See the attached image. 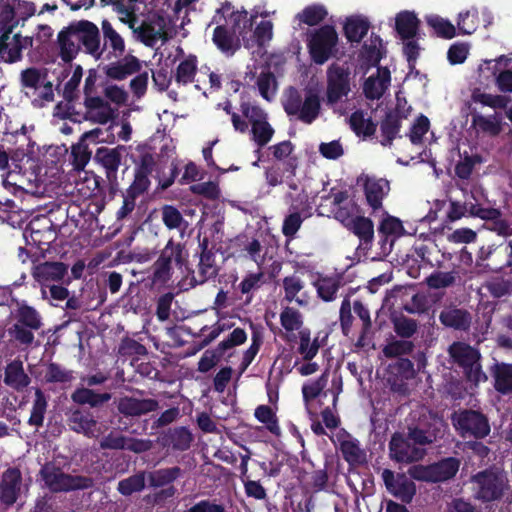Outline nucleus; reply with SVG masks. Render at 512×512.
<instances>
[{"instance_id":"1","label":"nucleus","mask_w":512,"mask_h":512,"mask_svg":"<svg viewBox=\"0 0 512 512\" xmlns=\"http://www.w3.org/2000/svg\"><path fill=\"white\" fill-rule=\"evenodd\" d=\"M57 108L62 110L61 117L75 123L89 121L93 124L106 125L116 119V111L111 104L101 96L84 97L83 109L73 104H58Z\"/></svg>"},{"instance_id":"2","label":"nucleus","mask_w":512,"mask_h":512,"mask_svg":"<svg viewBox=\"0 0 512 512\" xmlns=\"http://www.w3.org/2000/svg\"><path fill=\"white\" fill-rule=\"evenodd\" d=\"M475 500L486 504L500 501L510 491L507 473L499 468H487L469 479Z\"/></svg>"},{"instance_id":"3","label":"nucleus","mask_w":512,"mask_h":512,"mask_svg":"<svg viewBox=\"0 0 512 512\" xmlns=\"http://www.w3.org/2000/svg\"><path fill=\"white\" fill-rule=\"evenodd\" d=\"M285 113L290 117H296L305 124H312L320 115L321 100L318 92L314 89H306L304 97L293 86L287 90L283 101Z\"/></svg>"},{"instance_id":"4","label":"nucleus","mask_w":512,"mask_h":512,"mask_svg":"<svg viewBox=\"0 0 512 512\" xmlns=\"http://www.w3.org/2000/svg\"><path fill=\"white\" fill-rule=\"evenodd\" d=\"M39 474L45 486L53 493L86 490L95 485L93 478L67 474L51 462L44 464Z\"/></svg>"},{"instance_id":"5","label":"nucleus","mask_w":512,"mask_h":512,"mask_svg":"<svg viewBox=\"0 0 512 512\" xmlns=\"http://www.w3.org/2000/svg\"><path fill=\"white\" fill-rule=\"evenodd\" d=\"M448 353L453 363L462 369L469 382L478 384L487 380L480 364L481 354L477 349L464 342H453L449 346Z\"/></svg>"},{"instance_id":"6","label":"nucleus","mask_w":512,"mask_h":512,"mask_svg":"<svg viewBox=\"0 0 512 512\" xmlns=\"http://www.w3.org/2000/svg\"><path fill=\"white\" fill-rule=\"evenodd\" d=\"M247 340V333L243 328H235L215 348L207 349L198 362V371L207 373L214 368L223 358L229 361L236 354L234 348L242 345Z\"/></svg>"},{"instance_id":"7","label":"nucleus","mask_w":512,"mask_h":512,"mask_svg":"<svg viewBox=\"0 0 512 512\" xmlns=\"http://www.w3.org/2000/svg\"><path fill=\"white\" fill-rule=\"evenodd\" d=\"M461 461L455 457H447L429 465H413L408 469L412 479L427 483H440L453 479L459 471Z\"/></svg>"},{"instance_id":"8","label":"nucleus","mask_w":512,"mask_h":512,"mask_svg":"<svg viewBox=\"0 0 512 512\" xmlns=\"http://www.w3.org/2000/svg\"><path fill=\"white\" fill-rule=\"evenodd\" d=\"M338 34L332 25H324L310 34L307 42L311 60L317 65H323L331 57L336 56Z\"/></svg>"},{"instance_id":"9","label":"nucleus","mask_w":512,"mask_h":512,"mask_svg":"<svg viewBox=\"0 0 512 512\" xmlns=\"http://www.w3.org/2000/svg\"><path fill=\"white\" fill-rule=\"evenodd\" d=\"M351 92V71L348 66L332 63L326 71V103L333 106Z\"/></svg>"},{"instance_id":"10","label":"nucleus","mask_w":512,"mask_h":512,"mask_svg":"<svg viewBox=\"0 0 512 512\" xmlns=\"http://www.w3.org/2000/svg\"><path fill=\"white\" fill-rule=\"evenodd\" d=\"M75 29L73 38L79 42L80 48L86 54L91 55L96 60L100 59L104 53V48H101V39L99 28L88 20H80L72 23Z\"/></svg>"},{"instance_id":"11","label":"nucleus","mask_w":512,"mask_h":512,"mask_svg":"<svg viewBox=\"0 0 512 512\" xmlns=\"http://www.w3.org/2000/svg\"><path fill=\"white\" fill-rule=\"evenodd\" d=\"M390 457L398 463H413L422 460L426 449L416 445L400 433H394L389 443Z\"/></svg>"},{"instance_id":"12","label":"nucleus","mask_w":512,"mask_h":512,"mask_svg":"<svg viewBox=\"0 0 512 512\" xmlns=\"http://www.w3.org/2000/svg\"><path fill=\"white\" fill-rule=\"evenodd\" d=\"M182 474L183 471L178 466L158 469L147 473V479L151 487L158 488L168 486L165 489H162L161 491L154 494L155 503H161L175 495L176 489L174 486L170 484L173 483L179 477H181Z\"/></svg>"},{"instance_id":"13","label":"nucleus","mask_w":512,"mask_h":512,"mask_svg":"<svg viewBox=\"0 0 512 512\" xmlns=\"http://www.w3.org/2000/svg\"><path fill=\"white\" fill-rule=\"evenodd\" d=\"M67 275L68 265L63 262L45 261L32 268V276L41 288L56 283L69 285L71 280Z\"/></svg>"},{"instance_id":"14","label":"nucleus","mask_w":512,"mask_h":512,"mask_svg":"<svg viewBox=\"0 0 512 512\" xmlns=\"http://www.w3.org/2000/svg\"><path fill=\"white\" fill-rule=\"evenodd\" d=\"M415 375L414 364L408 358L399 357L387 367V382L393 391L401 394L407 393V381Z\"/></svg>"},{"instance_id":"15","label":"nucleus","mask_w":512,"mask_h":512,"mask_svg":"<svg viewBox=\"0 0 512 512\" xmlns=\"http://www.w3.org/2000/svg\"><path fill=\"white\" fill-rule=\"evenodd\" d=\"M411 478L409 474H395L389 469H384L382 472V479L386 489L404 503H410L416 494V485Z\"/></svg>"},{"instance_id":"16","label":"nucleus","mask_w":512,"mask_h":512,"mask_svg":"<svg viewBox=\"0 0 512 512\" xmlns=\"http://www.w3.org/2000/svg\"><path fill=\"white\" fill-rule=\"evenodd\" d=\"M363 190L367 205L375 212L382 209L383 199L390 191V183L385 178L366 175L364 177Z\"/></svg>"},{"instance_id":"17","label":"nucleus","mask_w":512,"mask_h":512,"mask_svg":"<svg viewBox=\"0 0 512 512\" xmlns=\"http://www.w3.org/2000/svg\"><path fill=\"white\" fill-rule=\"evenodd\" d=\"M22 488V475L18 468H9L1 476L0 501L5 506L16 503Z\"/></svg>"},{"instance_id":"18","label":"nucleus","mask_w":512,"mask_h":512,"mask_svg":"<svg viewBox=\"0 0 512 512\" xmlns=\"http://www.w3.org/2000/svg\"><path fill=\"white\" fill-rule=\"evenodd\" d=\"M140 70L141 62L133 55H126L118 61L112 62L104 67L106 76L117 81L125 80L129 76L139 73Z\"/></svg>"},{"instance_id":"19","label":"nucleus","mask_w":512,"mask_h":512,"mask_svg":"<svg viewBox=\"0 0 512 512\" xmlns=\"http://www.w3.org/2000/svg\"><path fill=\"white\" fill-rule=\"evenodd\" d=\"M390 81V70L387 67H378L377 75L369 76L363 84L365 97L369 100L380 99L388 89Z\"/></svg>"},{"instance_id":"20","label":"nucleus","mask_w":512,"mask_h":512,"mask_svg":"<svg viewBox=\"0 0 512 512\" xmlns=\"http://www.w3.org/2000/svg\"><path fill=\"white\" fill-rule=\"evenodd\" d=\"M158 409V402L151 398L122 397L118 402V410L124 416H141Z\"/></svg>"},{"instance_id":"21","label":"nucleus","mask_w":512,"mask_h":512,"mask_svg":"<svg viewBox=\"0 0 512 512\" xmlns=\"http://www.w3.org/2000/svg\"><path fill=\"white\" fill-rule=\"evenodd\" d=\"M201 248L200 261L198 265V277L197 281L199 284H203L211 278H214L218 274V269L215 262V253L213 248L209 247V239L204 237L199 242Z\"/></svg>"},{"instance_id":"22","label":"nucleus","mask_w":512,"mask_h":512,"mask_svg":"<svg viewBox=\"0 0 512 512\" xmlns=\"http://www.w3.org/2000/svg\"><path fill=\"white\" fill-rule=\"evenodd\" d=\"M402 126V116L398 108L389 110L385 113L380 122V132L382 139L380 144L384 147H390L393 141L399 136Z\"/></svg>"},{"instance_id":"23","label":"nucleus","mask_w":512,"mask_h":512,"mask_svg":"<svg viewBox=\"0 0 512 512\" xmlns=\"http://www.w3.org/2000/svg\"><path fill=\"white\" fill-rule=\"evenodd\" d=\"M302 394L309 416H334L329 406L323 408L319 413L312 410L315 404L322 403L325 399L329 398L326 392L322 393V387L319 382L303 385Z\"/></svg>"},{"instance_id":"24","label":"nucleus","mask_w":512,"mask_h":512,"mask_svg":"<svg viewBox=\"0 0 512 512\" xmlns=\"http://www.w3.org/2000/svg\"><path fill=\"white\" fill-rule=\"evenodd\" d=\"M504 243L499 245L482 246L478 252V260L486 262L484 266L493 272H503L507 270L505 263Z\"/></svg>"},{"instance_id":"25","label":"nucleus","mask_w":512,"mask_h":512,"mask_svg":"<svg viewBox=\"0 0 512 512\" xmlns=\"http://www.w3.org/2000/svg\"><path fill=\"white\" fill-rule=\"evenodd\" d=\"M439 320L445 327L467 331L471 326L472 317L466 309L450 306L440 312Z\"/></svg>"},{"instance_id":"26","label":"nucleus","mask_w":512,"mask_h":512,"mask_svg":"<svg viewBox=\"0 0 512 512\" xmlns=\"http://www.w3.org/2000/svg\"><path fill=\"white\" fill-rule=\"evenodd\" d=\"M4 383L16 391H23L31 383V378L24 371L23 362L19 358L6 365Z\"/></svg>"},{"instance_id":"27","label":"nucleus","mask_w":512,"mask_h":512,"mask_svg":"<svg viewBox=\"0 0 512 512\" xmlns=\"http://www.w3.org/2000/svg\"><path fill=\"white\" fill-rule=\"evenodd\" d=\"M294 149L295 146L290 140H284L268 147L273 159L283 162L284 170L291 176H295L298 168V158L292 155Z\"/></svg>"},{"instance_id":"28","label":"nucleus","mask_w":512,"mask_h":512,"mask_svg":"<svg viewBox=\"0 0 512 512\" xmlns=\"http://www.w3.org/2000/svg\"><path fill=\"white\" fill-rule=\"evenodd\" d=\"M420 23L414 11L404 10L395 17V30L402 40L414 39L418 35Z\"/></svg>"},{"instance_id":"29","label":"nucleus","mask_w":512,"mask_h":512,"mask_svg":"<svg viewBox=\"0 0 512 512\" xmlns=\"http://www.w3.org/2000/svg\"><path fill=\"white\" fill-rule=\"evenodd\" d=\"M120 149H122L121 146L116 148L100 147L96 150L94 159L105 169L109 180L117 176L122 160Z\"/></svg>"},{"instance_id":"30","label":"nucleus","mask_w":512,"mask_h":512,"mask_svg":"<svg viewBox=\"0 0 512 512\" xmlns=\"http://www.w3.org/2000/svg\"><path fill=\"white\" fill-rule=\"evenodd\" d=\"M251 140L256 144L257 149L254 153L257 155V160L253 163L254 166L258 165L261 161V149L264 148L273 138L275 129L268 121V117L257 123L251 125Z\"/></svg>"},{"instance_id":"31","label":"nucleus","mask_w":512,"mask_h":512,"mask_svg":"<svg viewBox=\"0 0 512 512\" xmlns=\"http://www.w3.org/2000/svg\"><path fill=\"white\" fill-rule=\"evenodd\" d=\"M497 392L506 395L512 393V363L495 362L490 368Z\"/></svg>"},{"instance_id":"32","label":"nucleus","mask_w":512,"mask_h":512,"mask_svg":"<svg viewBox=\"0 0 512 512\" xmlns=\"http://www.w3.org/2000/svg\"><path fill=\"white\" fill-rule=\"evenodd\" d=\"M212 41L215 46L228 57L233 56L240 48L239 40L235 38V32L229 31L225 25L215 27Z\"/></svg>"},{"instance_id":"33","label":"nucleus","mask_w":512,"mask_h":512,"mask_svg":"<svg viewBox=\"0 0 512 512\" xmlns=\"http://www.w3.org/2000/svg\"><path fill=\"white\" fill-rule=\"evenodd\" d=\"M454 426L462 432L463 437H485L490 432L487 418H453Z\"/></svg>"},{"instance_id":"34","label":"nucleus","mask_w":512,"mask_h":512,"mask_svg":"<svg viewBox=\"0 0 512 512\" xmlns=\"http://www.w3.org/2000/svg\"><path fill=\"white\" fill-rule=\"evenodd\" d=\"M385 54L386 49L383 46L381 37L372 33L370 36V43H364L362 46L360 58L366 65L378 68L380 67L379 63Z\"/></svg>"},{"instance_id":"35","label":"nucleus","mask_w":512,"mask_h":512,"mask_svg":"<svg viewBox=\"0 0 512 512\" xmlns=\"http://www.w3.org/2000/svg\"><path fill=\"white\" fill-rule=\"evenodd\" d=\"M103 33V47L104 51L110 48L109 54H113L116 58L122 57L125 53V41L123 37L114 29L112 24L104 19L101 23Z\"/></svg>"},{"instance_id":"36","label":"nucleus","mask_w":512,"mask_h":512,"mask_svg":"<svg viewBox=\"0 0 512 512\" xmlns=\"http://www.w3.org/2000/svg\"><path fill=\"white\" fill-rule=\"evenodd\" d=\"M75 29L73 24L61 30L58 34V44L60 47V57L65 63H70L80 51L78 41L73 38Z\"/></svg>"},{"instance_id":"37","label":"nucleus","mask_w":512,"mask_h":512,"mask_svg":"<svg viewBox=\"0 0 512 512\" xmlns=\"http://www.w3.org/2000/svg\"><path fill=\"white\" fill-rule=\"evenodd\" d=\"M348 122L355 135L362 138L372 137L377 129V124L371 117H366L362 109L352 112Z\"/></svg>"},{"instance_id":"38","label":"nucleus","mask_w":512,"mask_h":512,"mask_svg":"<svg viewBox=\"0 0 512 512\" xmlns=\"http://www.w3.org/2000/svg\"><path fill=\"white\" fill-rule=\"evenodd\" d=\"M370 29V22L362 16H351L347 18L343 30L344 35L350 43H360Z\"/></svg>"},{"instance_id":"39","label":"nucleus","mask_w":512,"mask_h":512,"mask_svg":"<svg viewBox=\"0 0 512 512\" xmlns=\"http://www.w3.org/2000/svg\"><path fill=\"white\" fill-rule=\"evenodd\" d=\"M197 70L198 59L195 55L190 54L180 61L172 77L178 85L186 86L194 82Z\"/></svg>"},{"instance_id":"40","label":"nucleus","mask_w":512,"mask_h":512,"mask_svg":"<svg viewBox=\"0 0 512 512\" xmlns=\"http://www.w3.org/2000/svg\"><path fill=\"white\" fill-rule=\"evenodd\" d=\"M112 398L111 393H96L89 388H77L71 395L74 403L89 405L90 407H101Z\"/></svg>"},{"instance_id":"41","label":"nucleus","mask_w":512,"mask_h":512,"mask_svg":"<svg viewBox=\"0 0 512 512\" xmlns=\"http://www.w3.org/2000/svg\"><path fill=\"white\" fill-rule=\"evenodd\" d=\"M342 285V278L339 276H320L314 282L318 297L325 302L333 301Z\"/></svg>"},{"instance_id":"42","label":"nucleus","mask_w":512,"mask_h":512,"mask_svg":"<svg viewBox=\"0 0 512 512\" xmlns=\"http://www.w3.org/2000/svg\"><path fill=\"white\" fill-rule=\"evenodd\" d=\"M192 439V434L185 427H179L169 429L163 435L161 443L164 446H172L174 449L183 451L190 447Z\"/></svg>"},{"instance_id":"43","label":"nucleus","mask_w":512,"mask_h":512,"mask_svg":"<svg viewBox=\"0 0 512 512\" xmlns=\"http://www.w3.org/2000/svg\"><path fill=\"white\" fill-rule=\"evenodd\" d=\"M350 232L356 235L360 242L369 244L374 237V225L370 218L364 216H355L346 227Z\"/></svg>"},{"instance_id":"44","label":"nucleus","mask_w":512,"mask_h":512,"mask_svg":"<svg viewBox=\"0 0 512 512\" xmlns=\"http://www.w3.org/2000/svg\"><path fill=\"white\" fill-rule=\"evenodd\" d=\"M68 425L72 430L89 437H98L108 429V426L98 423L93 418H69Z\"/></svg>"},{"instance_id":"45","label":"nucleus","mask_w":512,"mask_h":512,"mask_svg":"<svg viewBox=\"0 0 512 512\" xmlns=\"http://www.w3.org/2000/svg\"><path fill=\"white\" fill-rule=\"evenodd\" d=\"M158 259L171 266L174 262L177 267L181 268L186 261L184 255V245L181 243H176L173 239H170L165 247L161 250Z\"/></svg>"},{"instance_id":"46","label":"nucleus","mask_w":512,"mask_h":512,"mask_svg":"<svg viewBox=\"0 0 512 512\" xmlns=\"http://www.w3.org/2000/svg\"><path fill=\"white\" fill-rule=\"evenodd\" d=\"M18 324L28 327L30 330H39L43 323L39 312L32 306L22 304L18 307L16 313Z\"/></svg>"},{"instance_id":"47","label":"nucleus","mask_w":512,"mask_h":512,"mask_svg":"<svg viewBox=\"0 0 512 512\" xmlns=\"http://www.w3.org/2000/svg\"><path fill=\"white\" fill-rule=\"evenodd\" d=\"M320 344L315 338L311 341V333L308 328L299 331V346L297 352L302 356L303 360L311 361L318 353Z\"/></svg>"},{"instance_id":"48","label":"nucleus","mask_w":512,"mask_h":512,"mask_svg":"<svg viewBox=\"0 0 512 512\" xmlns=\"http://www.w3.org/2000/svg\"><path fill=\"white\" fill-rule=\"evenodd\" d=\"M92 151L88 147V143L78 141L71 147L69 161L73 166V170L82 171L91 159Z\"/></svg>"},{"instance_id":"49","label":"nucleus","mask_w":512,"mask_h":512,"mask_svg":"<svg viewBox=\"0 0 512 512\" xmlns=\"http://www.w3.org/2000/svg\"><path fill=\"white\" fill-rule=\"evenodd\" d=\"M328 12L323 5L313 4L305 7L300 13L296 15V18L300 23L308 26H315L322 22Z\"/></svg>"},{"instance_id":"50","label":"nucleus","mask_w":512,"mask_h":512,"mask_svg":"<svg viewBox=\"0 0 512 512\" xmlns=\"http://www.w3.org/2000/svg\"><path fill=\"white\" fill-rule=\"evenodd\" d=\"M74 379L73 371L62 367L56 362H49L46 366L44 380L46 383H70Z\"/></svg>"},{"instance_id":"51","label":"nucleus","mask_w":512,"mask_h":512,"mask_svg":"<svg viewBox=\"0 0 512 512\" xmlns=\"http://www.w3.org/2000/svg\"><path fill=\"white\" fill-rule=\"evenodd\" d=\"M161 217L164 225L169 230L185 229L188 222L184 219L181 212L173 205H164L161 208Z\"/></svg>"},{"instance_id":"52","label":"nucleus","mask_w":512,"mask_h":512,"mask_svg":"<svg viewBox=\"0 0 512 512\" xmlns=\"http://www.w3.org/2000/svg\"><path fill=\"white\" fill-rule=\"evenodd\" d=\"M426 22L434 30L437 37L452 39L456 36L454 25L447 19L438 15H430L426 17Z\"/></svg>"},{"instance_id":"53","label":"nucleus","mask_w":512,"mask_h":512,"mask_svg":"<svg viewBox=\"0 0 512 512\" xmlns=\"http://www.w3.org/2000/svg\"><path fill=\"white\" fill-rule=\"evenodd\" d=\"M16 0H0V32L11 26V31L17 27L19 21L16 19Z\"/></svg>"},{"instance_id":"54","label":"nucleus","mask_w":512,"mask_h":512,"mask_svg":"<svg viewBox=\"0 0 512 512\" xmlns=\"http://www.w3.org/2000/svg\"><path fill=\"white\" fill-rule=\"evenodd\" d=\"M114 126V123L111 124L105 131L101 128H94L86 131L81 135L79 140L83 143H88V145L98 144L100 142L114 143L115 136L112 132Z\"/></svg>"},{"instance_id":"55","label":"nucleus","mask_w":512,"mask_h":512,"mask_svg":"<svg viewBox=\"0 0 512 512\" xmlns=\"http://www.w3.org/2000/svg\"><path fill=\"white\" fill-rule=\"evenodd\" d=\"M117 353L121 357L145 356L148 354L147 348L131 337L121 339Z\"/></svg>"},{"instance_id":"56","label":"nucleus","mask_w":512,"mask_h":512,"mask_svg":"<svg viewBox=\"0 0 512 512\" xmlns=\"http://www.w3.org/2000/svg\"><path fill=\"white\" fill-rule=\"evenodd\" d=\"M280 323L287 332L300 331L303 325L302 314L295 308L285 307L280 313Z\"/></svg>"},{"instance_id":"57","label":"nucleus","mask_w":512,"mask_h":512,"mask_svg":"<svg viewBox=\"0 0 512 512\" xmlns=\"http://www.w3.org/2000/svg\"><path fill=\"white\" fill-rule=\"evenodd\" d=\"M472 125L479 131L491 136H497L501 132V124L494 117H486L481 114L472 115Z\"/></svg>"},{"instance_id":"58","label":"nucleus","mask_w":512,"mask_h":512,"mask_svg":"<svg viewBox=\"0 0 512 512\" xmlns=\"http://www.w3.org/2000/svg\"><path fill=\"white\" fill-rule=\"evenodd\" d=\"M457 273L455 271H434L426 278V284L431 289L448 288L455 284Z\"/></svg>"},{"instance_id":"59","label":"nucleus","mask_w":512,"mask_h":512,"mask_svg":"<svg viewBox=\"0 0 512 512\" xmlns=\"http://www.w3.org/2000/svg\"><path fill=\"white\" fill-rule=\"evenodd\" d=\"M83 76V69L77 65L73 71L71 78L66 82L63 90L65 104H73L78 98V87Z\"/></svg>"},{"instance_id":"60","label":"nucleus","mask_w":512,"mask_h":512,"mask_svg":"<svg viewBox=\"0 0 512 512\" xmlns=\"http://www.w3.org/2000/svg\"><path fill=\"white\" fill-rule=\"evenodd\" d=\"M340 450L344 459L351 465L360 464L365 461V452L355 441L342 440Z\"/></svg>"},{"instance_id":"61","label":"nucleus","mask_w":512,"mask_h":512,"mask_svg":"<svg viewBox=\"0 0 512 512\" xmlns=\"http://www.w3.org/2000/svg\"><path fill=\"white\" fill-rule=\"evenodd\" d=\"M505 61V65L507 66L510 62V59L504 55L500 56L497 59V63L494 64L493 74L496 76L495 82L498 89L503 93H512V71L509 69H505L500 71L497 75V64Z\"/></svg>"},{"instance_id":"62","label":"nucleus","mask_w":512,"mask_h":512,"mask_svg":"<svg viewBox=\"0 0 512 512\" xmlns=\"http://www.w3.org/2000/svg\"><path fill=\"white\" fill-rule=\"evenodd\" d=\"M146 473L140 472L132 475L118 484V491L125 496L141 491L145 487Z\"/></svg>"},{"instance_id":"63","label":"nucleus","mask_w":512,"mask_h":512,"mask_svg":"<svg viewBox=\"0 0 512 512\" xmlns=\"http://www.w3.org/2000/svg\"><path fill=\"white\" fill-rule=\"evenodd\" d=\"M251 341V345L243 353L242 361L239 366L240 374L244 373L253 362L263 343L262 336L258 332H253Z\"/></svg>"},{"instance_id":"64","label":"nucleus","mask_w":512,"mask_h":512,"mask_svg":"<svg viewBox=\"0 0 512 512\" xmlns=\"http://www.w3.org/2000/svg\"><path fill=\"white\" fill-rule=\"evenodd\" d=\"M150 280L153 285H164L172 277V266L157 259L151 267Z\"/></svg>"}]
</instances>
